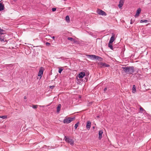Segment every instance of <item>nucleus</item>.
Wrapping results in <instances>:
<instances>
[{"mask_svg":"<svg viewBox=\"0 0 151 151\" xmlns=\"http://www.w3.org/2000/svg\"><path fill=\"white\" fill-rule=\"evenodd\" d=\"M122 68L125 73L129 74H132L134 71V68L133 66L122 67Z\"/></svg>","mask_w":151,"mask_h":151,"instance_id":"1","label":"nucleus"},{"mask_svg":"<svg viewBox=\"0 0 151 151\" xmlns=\"http://www.w3.org/2000/svg\"><path fill=\"white\" fill-rule=\"evenodd\" d=\"M75 117H68L63 120V122L65 124H69L74 120Z\"/></svg>","mask_w":151,"mask_h":151,"instance_id":"2","label":"nucleus"},{"mask_svg":"<svg viewBox=\"0 0 151 151\" xmlns=\"http://www.w3.org/2000/svg\"><path fill=\"white\" fill-rule=\"evenodd\" d=\"M64 139L66 142L70 143V145H73L74 141L73 139H70L66 136L65 137Z\"/></svg>","mask_w":151,"mask_h":151,"instance_id":"3","label":"nucleus"},{"mask_svg":"<svg viewBox=\"0 0 151 151\" xmlns=\"http://www.w3.org/2000/svg\"><path fill=\"white\" fill-rule=\"evenodd\" d=\"M96 12L99 15L104 16L106 15V14L105 12L100 9H98Z\"/></svg>","mask_w":151,"mask_h":151,"instance_id":"4","label":"nucleus"},{"mask_svg":"<svg viewBox=\"0 0 151 151\" xmlns=\"http://www.w3.org/2000/svg\"><path fill=\"white\" fill-rule=\"evenodd\" d=\"M98 64L99 65L101 66V68L109 67L110 66L109 65V64H107L105 63H103L102 62L99 63Z\"/></svg>","mask_w":151,"mask_h":151,"instance_id":"5","label":"nucleus"},{"mask_svg":"<svg viewBox=\"0 0 151 151\" xmlns=\"http://www.w3.org/2000/svg\"><path fill=\"white\" fill-rule=\"evenodd\" d=\"M87 57H89L91 58L96 59L97 60L99 59V58H101L99 56H96L95 55H87Z\"/></svg>","mask_w":151,"mask_h":151,"instance_id":"6","label":"nucleus"},{"mask_svg":"<svg viewBox=\"0 0 151 151\" xmlns=\"http://www.w3.org/2000/svg\"><path fill=\"white\" fill-rule=\"evenodd\" d=\"M44 70V68L41 67L40 68V70H39L38 73V76H40V78L42 76V75L43 74V72Z\"/></svg>","mask_w":151,"mask_h":151,"instance_id":"7","label":"nucleus"},{"mask_svg":"<svg viewBox=\"0 0 151 151\" xmlns=\"http://www.w3.org/2000/svg\"><path fill=\"white\" fill-rule=\"evenodd\" d=\"M91 122L90 121H88L87 122L86 128L87 130H89L91 127Z\"/></svg>","mask_w":151,"mask_h":151,"instance_id":"8","label":"nucleus"},{"mask_svg":"<svg viewBox=\"0 0 151 151\" xmlns=\"http://www.w3.org/2000/svg\"><path fill=\"white\" fill-rule=\"evenodd\" d=\"M111 43H109L108 44V47L112 50H115L116 45H114L113 46L111 44Z\"/></svg>","mask_w":151,"mask_h":151,"instance_id":"9","label":"nucleus"},{"mask_svg":"<svg viewBox=\"0 0 151 151\" xmlns=\"http://www.w3.org/2000/svg\"><path fill=\"white\" fill-rule=\"evenodd\" d=\"M85 73L83 72H81L78 74V77L79 78H82L85 76Z\"/></svg>","mask_w":151,"mask_h":151,"instance_id":"10","label":"nucleus"},{"mask_svg":"<svg viewBox=\"0 0 151 151\" xmlns=\"http://www.w3.org/2000/svg\"><path fill=\"white\" fill-rule=\"evenodd\" d=\"M124 0H120L118 6L119 8H121L123 6L124 3Z\"/></svg>","mask_w":151,"mask_h":151,"instance_id":"11","label":"nucleus"},{"mask_svg":"<svg viewBox=\"0 0 151 151\" xmlns=\"http://www.w3.org/2000/svg\"><path fill=\"white\" fill-rule=\"evenodd\" d=\"M112 36L111 37L110 40L109 41V43H112L114 40V34L113 33L112 34Z\"/></svg>","mask_w":151,"mask_h":151,"instance_id":"12","label":"nucleus"},{"mask_svg":"<svg viewBox=\"0 0 151 151\" xmlns=\"http://www.w3.org/2000/svg\"><path fill=\"white\" fill-rule=\"evenodd\" d=\"M103 133V132L102 130H100L99 132V139H101L102 137V134Z\"/></svg>","mask_w":151,"mask_h":151,"instance_id":"13","label":"nucleus"},{"mask_svg":"<svg viewBox=\"0 0 151 151\" xmlns=\"http://www.w3.org/2000/svg\"><path fill=\"white\" fill-rule=\"evenodd\" d=\"M141 9L140 8H139L137 10L136 14L135 15V17H136V16H139V14L141 12Z\"/></svg>","mask_w":151,"mask_h":151,"instance_id":"14","label":"nucleus"},{"mask_svg":"<svg viewBox=\"0 0 151 151\" xmlns=\"http://www.w3.org/2000/svg\"><path fill=\"white\" fill-rule=\"evenodd\" d=\"M1 1L0 2V11L3 10L4 8V5L2 4V3H1Z\"/></svg>","mask_w":151,"mask_h":151,"instance_id":"15","label":"nucleus"},{"mask_svg":"<svg viewBox=\"0 0 151 151\" xmlns=\"http://www.w3.org/2000/svg\"><path fill=\"white\" fill-rule=\"evenodd\" d=\"M68 40L72 42H73L74 43H76V40L73 39L72 37H68Z\"/></svg>","mask_w":151,"mask_h":151,"instance_id":"16","label":"nucleus"},{"mask_svg":"<svg viewBox=\"0 0 151 151\" xmlns=\"http://www.w3.org/2000/svg\"><path fill=\"white\" fill-rule=\"evenodd\" d=\"M61 108V104H59L57 107V113H59V112L60 109Z\"/></svg>","mask_w":151,"mask_h":151,"instance_id":"17","label":"nucleus"},{"mask_svg":"<svg viewBox=\"0 0 151 151\" xmlns=\"http://www.w3.org/2000/svg\"><path fill=\"white\" fill-rule=\"evenodd\" d=\"M132 92L133 93H134L136 91V86L135 85H134L133 86V87L132 88Z\"/></svg>","mask_w":151,"mask_h":151,"instance_id":"18","label":"nucleus"},{"mask_svg":"<svg viewBox=\"0 0 151 151\" xmlns=\"http://www.w3.org/2000/svg\"><path fill=\"white\" fill-rule=\"evenodd\" d=\"M5 32V31L1 29L0 27V35H2L4 33V32Z\"/></svg>","mask_w":151,"mask_h":151,"instance_id":"19","label":"nucleus"},{"mask_svg":"<svg viewBox=\"0 0 151 151\" xmlns=\"http://www.w3.org/2000/svg\"><path fill=\"white\" fill-rule=\"evenodd\" d=\"M65 19L67 22H70V18L68 16H67L66 17Z\"/></svg>","mask_w":151,"mask_h":151,"instance_id":"20","label":"nucleus"},{"mask_svg":"<svg viewBox=\"0 0 151 151\" xmlns=\"http://www.w3.org/2000/svg\"><path fill=\"white\" fill-rule=\"evenodd\" d=\"M147 22H148V21H147V20H143L142 19L140 21V23H143V22L147 23Z\"/></svg>","mask_w":151,"mask_h":151,"instance_id":"21","label":"nucleus"},{"mask_svg":"<svg viewBox=\"0 0 151 151\" xmlns=\"http://www.w3.org/2000/svg\"><path fill=\"white\" fill-rule=\"evenodd\" d=\"M79 124V122H78L75 124L74 127L75 129H76L78 127Z\"/></svg>","mask_w":151,"mask_h":151,"instance_id":"22","label":"nucleus"},{"mask_svg":"<svg viewBox=\"0 0 151 151\" xmlns=\"http://www.w3.org/2000/svg\"><path fill=\"white\" fill-rule=\"evenodd\" d=\"M0 118L3 119H5L7 118V116L6 115L0 116Z\"/></svg>","mask_w":151,"mask_h":151,"instance_id":"23","label":"nucleus"},{"mask_svg":"<svg viewBox=\"0 0 151 151\" xmlns=\"http://www.w3.org/2000/svg\"><path fill=\"white\" fill-rule=\"evenodd\" d=\"M63 69L61 68H59L58 72L59 73H61L62 71H63Z\"/></svg>","mask_w":151,"mask_h":151,"instance_id":"24","label":"nucleus"},{"mask_svg":"<svg viewBox=\"0 0 151 151\" xmlns=\"http://www.w3.org/2000/svg\"><path fill=\"white\" fill-rule=\"evenodd\" d=\"M135 75H136V76L138 78H139L140 77V74L139 73H136L135 74Z\"/></svg>","mask_w":151,"mask_h":151,"instance_id":"25","label":"nucleus"},{"mask_svg":"<svg viewBox=\"0 0 151 151\" xmlns=\"http://www.w3.org/2000/svg\"><path fill=\"white\" fill-rule=\"evenodd\" d=\"M37 105H33L32 107L34 109H36L37 108Z\"/></svg>","mask_w":151,"mask_h":151,"instance_id":"26","label":"nucleus"},{"mask_svg":"<svg viewBox=\"0 0 151 151\" xmlns=\"http://www.w3.org/2000/svg\"><path fill=\"white\" fill-rule=\"evenodd\" d=\"M92 103L93 102L88 103L87 104V106H91L92 105Z\"/></svg>","mask_w":151,"mask_h":151,"instance_id":"27","label":"nucleus"},{"mask_svg":"<svg viewBox=\"0 0 151 151\" xmlns=\"http://www.w3.org/2000/svg\"><path fill=\"white\" fill-rule=\"evenodd\" d=\"M135 20H133L132 19L131 20V22H130V24H132L134 23V22Z\"/></svg>","mask_w":151,"mask_h":151,"instance_id":"28","label":"nucleus"},{"mask_svg":"<svg viewBox=\"0 0 151 151\" xmlns=\"http://www.w3.org/2000/svg\"><path fill=\"white\" fill-rule=\"evenodd\" d=\"M4 38H3L1 37V36H0V41L2 42L4 41Z\"/></svg>","mask_w":151,"mask_h":151,"instance_id":"29","label":"nucleus"},{"mask_svg":"<svg viewBox=\"0 0 151 151\" xmlns=\"http://www.w3.org/2000/svg\"><path fill=\"white\" fill-rule=\"evenodd\" d=\"M139 110L140 111H144V109L142 107H140L139 108Z\"/></svg>","mask_w":151,"mask_h":151,"instance_id":"30","label":"nucleus"},{"mask_svg":"<svg viewBox=\"0 0 151 151\" xmlns=\"http://www.w3.org/2000/svg\"><path fill=\"white\" fill-rule=\"evenodd\" d=\"M45 44L47 46H49L50 45V43L48 42H46Z\"/></svg>","mask_w":151,"mask_h":151,"instance_id":"31","label":"nucleus"},{"mask_svg":"<svg viewBox=\"0 0 151 151\" xmlns=\"http://www.w3.org/2000/svg\"><path fill=\"white\" fill-rule=\"evenodd\" d=\"M56 9L55 8H52V10L53 12H54L56 10Z\"/></svg>","mask_w":151,"mask_h":151,"instance_id":"32","label":"nucleus"},{"mask_svg":"<svg viewBox=\"0 0 151 151\" xmlns=\"http://www.w3.org/2000/svg\"><path fill=\"white\" fill-rule=\"evenodd\" d=\"M55 86H50V88H51V89H53V88H54V87H55Z\"/></svg>","mask_w":151,"mask_h":151,"instance_id":"33","label":"nucleus"},{"mask_svg":"<svg viewBox=\"0 0 151 151\" xmlns=\"http://www.w3.org/2000/svg\"><path fill=\"white\" fill-rule=\"evenodd\" d=\"M106 90H107V88H105L104 90V92H105L106 91Z\"/></svg>","mask_w":151,"mask_h":151,"instance_id":"34","label":"nucleus"},{"mask_svg":"<svg viewBox=\"0 0 151 151\" xmlns=\"http://www.w3.org/2000/svg\"><path fill=\"white\" fill-rule=\"evenodd\" d=\"M116 45V46H115V50H116V48H117V47H116L118 45Z\"/></svg>","mask_w":151,"mask_h":151,"instance_id":"35","label":"nucleus"},{"mask_svg":"<svg viewBox=\"0 0 151 151\" xmlns=\"http://www.w3.org/2000/svg\"><path fill=\"white\" fill-rule=\"evenodd\" d=\"M24 99H26V96H24Z\"/></svg>","mask_w":151,"mask_h":151,"instance_id":"36","label":"nucleus"},{"mask_svg":"<svg viewBox=\"0 0 151 151\" xmlns=\"http://www.w3.org/2000/svg\"><path fill=\"white\" fill-rule=\"evenodd\" d=\"M55 38V37L53 36V37H52V38L53 39H54Z\"/></svg>","mask_w":151,"mask_h":151,"instance_id":"37","label":"nucleus"},{"mask_svg":"<svg viewBox=\"0 0 151 151\" xmlns=\"http://www.w3.org/2000/svg\"><path fill=\"white\" fill-rule=\"evenodd\" d=\"M97 117L98 118H99V117H100L99 116H97Z\"/></svg>","mask_w":151,"mask_h":151,"instance_id":"38","label":"nucleus"},{"mask_svg":"<svg viewBox=\"0 0 151 151\" xmlns=\"http://www.w3.org/2000/svg\"><path fill=\"white\" fill-rule=\"evenodd\" d=\"M42 106V107H43L44 106Z\"/></svg>","mask_w":151,"mask_h":151,"instance_id":"39","label":"nucleus"},{"mask_svg":"<svg viewBox=\"0 0 151 151\" xmlns=\"http://www.w3.org/2000/svg\"><path fill=\"white\" fill-rule=\"evenodd\" d=\"M93 128H95V127H93Z\"/></svg>","mask_w":151,"mask_h":151,"instance_id":"40","label":"nucleus"}]
</instances>
